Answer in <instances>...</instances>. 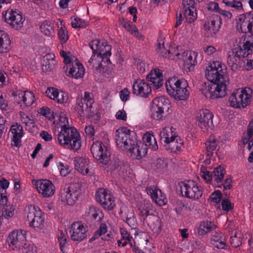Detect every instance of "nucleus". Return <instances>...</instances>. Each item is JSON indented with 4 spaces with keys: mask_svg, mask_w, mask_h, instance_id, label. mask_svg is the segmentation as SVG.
I'll use <instances>...</instances> for the list:
<instances>
[{
    "mask_svg": "<svg viewBox=\"0 0 253 253\" xmlns=\"http://www.w3.org/2000/svg\"><path fill=\"white\" fill-rule=\"evenodd\" d=\"M223 67L225 66L219 61H214L206 71V77L209 82L205 83L201 88L202 93L207 98H221L227 93V85Z\"/></svg>",
    "mask_w": 253,
    "mask_h": 253,
    "instance_id": "f257e3e1",
    "label": "nucleus"
},
{
    "mask_svg": "<svg viewBox=\"0 0 253 253\" xmlns=\"http://www.w3.org/2000/svg\"><path fill=\"white\" fill-rule=\"evenodd\" d=\"M55 114L58 118L61 127V130L57 137L59 144L68 149L74 151L78 150L81 146L79 133L75 128L66 126V125H68V121L64 114Z\"/></svg>",
    "mask_w": 253,
    "mask_h": 253,
    "instance_id": "f03ea898",
    "label": "nucleus"
},
{
    "mask_svg": "<svg viewBox=\"0 0 253 253\" xmlns=\"http://www.w3.org/2000/svg\"><path fill=\"white\" fill-rule=\"evenodd\" d=\"M253 52V35L240 38L238 47L229 52L227 63L233 71L242 66L241 58L247 57Z\"/></svg>",
    "mask_w": 253,
    "mask_h": 253,
    "instance_id": "7ed1b4c3",
    "label": "nucleus"
},
{
    "mask_svg": "<svg viewBox=\"0 0 253 253\" xmlns=\"http://www.w3.org/2000/svg\"><path fill=\"white\" fill-rule=\"evenodd\" d=\"M117 145L123 150H127L135 154V148L137 145L135 133L126 127L119 128L116 132Z\"/></svg>",
    "mask_w": 253,
    "mask_h": 253,
    "instance_id": "20e7f679",
    "label": "nucleus"
},
{
    "mask_svg": "<svg viewBox=\"0 0 253 253\" xmlns=\"http://www.w3.org/2000/svg\"><path fill=\"white\" fill-rule=\"evenodd\" d=\"M166 82V86L168 93L175 99L177 100H185L189 96V92L187 89L188 84L184 80L171 79Z\"/></svg>",
    "mask_w": 253,
    "mask_h": 253,
    "instance_id": "39448f33",
    "label": "nucleus"
},
{
    "mask_svg": "<svg viewBox=\"0 0 253 253\" xmlns=\"http://www.w3.org/2000/svg\"><path fill=\"white\" fill-rule=\"evenodd\" d=\"M253 90L249 87L234 91L229 97L230 106L236 109L245 108L251 102Z\"/></svg>",
    "mask_w": 253,
    "mask_h": 253,
    "instance_id": "423d86ee",
    "label": "nucleus"
},
{
    "mask_svg": "<svg viewBox=\"0 0 253 253\" xmlns=\"http://www.w3.org/2000/svg\"><path fill=\"white\" fill-rule=\"evenodd\" d=\"M94 102L93 95L87 92H84V97H79L77 98L75 110L79 117L84 119L91 118L93 111H91L92 104Z\"/></svg>",
    "mask_w": 253,
    "mask_h": 253,
    "instance_id": "0eeeda50",
    "label": "nucleus"
},
{
    "mask_svg": "<svg viewBox=\"0 0 253 253\" xmlns=\"http://www.w3.org/2000/svg\"><path fill=\"white\" fill-rule=\"evenodd\" d=\"M81 193L80 184L77 183H72L61 188L60 199L64 204L73 205L78 200Z\"/></svg>",
    "mask_w": 253,
    "mask_h": 253,
    "instance_id": "6e6552de",
    "label": "nucleus"
},
{
    "mask_svg": "<svg viewBox=\"0 0 253 253\" xmlns=\"http://www.w3.org/2000/svg\"><path fill=\"white\" fill-rule=\"evenodd\" d=\"M7 242L12 250L23 252L27 242L26 231L22 230L13 231L9 235Z\"/></svg>",
    "mask_w": 253,
    "mask_h": 253,
    "instance_id": "1a4fd4ad",
    "label": "nucleus"
},
{
    "mask_svg": "<svg viewBox=\"0 0 253 253\" xmlns=\"http://www.w3.org/2000/svg\"><path fill=\"white\" fill-rule=\"evenodd\" d=\"M179 185L181 194L186 198L196 200L199 199L202 195V190L193 180L181 182Z\"/></svg>",
    "mask_w": 253,
    "mask_h": 253,
    "instance_id": "9d476101",
    "label": "nucleus"
},
{
    "mask_svg": "<svg viewBox=\"0 0 253 253\" xmlns=\"http://www.w3.org/2000/svg\"><path fill=\"white\" fill-rule=\"evenodd\" d=\"M91 152L93 157L103 165H107L110 157L107 147L102 142L96 141L91 147Z\"/></svg>",
    "mask_w": 253,
    "mask_h": 253,
    "instance_id": "9b49d317",
    "label": "nucleus"
},
{
    "mask_svg": "<svg viewBox=\"0 0 253 253\" xmlns=\"http://www.w3.org/2000/svg\"><path fill=\"white\" fill-rule=\"evenodd\" d=\"M27 220L30 226L34 228H41L43 226L44 218L40 210L30 205L27 210Z\"/></svg>",
    "mask_w": 253,
    "mask_h": 253,
    "instance_id": "f8f14e48",
    "label": "nucleus"
},
{
    "mask_svg": "<svg viewBox=\"0 0 253 253\" xmlns=\"http://www.w3.org/2000/svg\"><path fill=\"white\" fill-rule=\"evenodd\" d=\"M2 16L4 18L5 21L16 30H20L23 26L25 19L21 14L16 11L12 10L3 11L2 12Z\"/></svg>",
    "mask_w": 253,
    "mask_h": 253,
    "instance_id": "ddd939ff",
    "label": "nucleus"
},
{
    "mask_svg": "<svg viewBox=\"0 0 253 253\" xmlns=\"http://www.w3.org/2000/svg\"><path fill=\"white\" fill-rule=\"evenodd\" d=\"M96 199L105 209L112 210L115 206L113 196L108 190L100 189L96 193Z\"/></svg>",
    "mask_w": 253,
    "mask_h": 253,
    "instance_id": "4468645a",
    "label": "nucleus"
},
{
    "mask_svg": "<svg viewBox=\"0 0 253 253\" xmlns=\"http://www.w3.org/2000/svg\"><path fill=\"white\" fill-rule=\"evenodd\" d=\"M104 168L107 171L115 172L119 175L125 177L127 174L126 166L123 161H121L118 157H113L110 159Z\"/></svg>",
    "mask_w": 253,
    "mask_h": 253,
    "instance_id": "2eb2a0df",
    "label": "nucleus"
},
{
    "mask_svg": "<svg viewBox=\"0 0 253 253\" xmlns=\"http://www.w3.org/2000/svg\"><path fill=\"white\" fill-rule=\"evenodd\" d=\"M213 115L209 110H200L197 115L198 126L203 130L212 129L213 128L212 123Z\"/></svg>",
    "mask_w": 253,
    "mask_h": 253,
    "instance_id": "dca6fc26",
    "label": "nucleus"
},
{
    "mask_svg": "<svg viewBox=\"0 0 253 253\" xmlns=\"http://www.w3.org/2000/svg\"><path fill=\"white\" fill-rule=\"evenodd\" d=\"M195 3L194 0H183L182 1L183 8L182 12L186 18V22L188 23H192L197 18Z\"/></svg>",
    "mask_w": 253,
    "mask_h": 253,
    "instance_id": "f3484780",
    "label": "nucleus"
},
{
    "mask_svg": "<svg viewBox=\"0 0 253 253\" xmlns=\"http://www.w3.org/2000/svg\"><path fill=\"white\" fill-rule=\"evenodd\" d=\"M35 185L39 193L44 197H49L54 194L55 187L49 180L41 179L38 180Z\"/></svg>",
    "mask_w": 253,
    "mask_h": 253,
    "instance_id": "a211bd4d",
    "label": "nucleus"
},
{
    "mask_svg": "<svg viewBox=\"0 0 253 253\" xmlns=\"http://www.w3.org/2000/svg\"><path fill=\"white\" fill-rule=\"evenodd\" d=\"M221 24V18L216 16L211 21H206L204 25L206 37H213L219 31Z\"/></svg>",
    "mask_w": 253,
    "mask_h": 253,
    "instance_id": "6ab92c4d",
    "label": "nucleus"
},
{
    "mask_svg": "<svg viewBox=\"0 0 253 253\" xmlns=\"http://www.w3.org/2000/svg\"><path fill=\"white\" fill-rule=\"evenodd\" d=\"M87 230L81 222L73 223L70 230L71 239L75 241H81L86 238Z\"/></svg>",
    "mask_w": 253,
    "mask_h": 253,
    "instance_id": "aec40b11",
    "label": "nucleus"
},
{
    "mask_svg": "<svg viewBox=\"0 0 253 253\" xmlns=\"http://www.w3.org/2000/svg\"><path fill=\"white\" fill-rule=\"evenodd\" d=\"M120 214L122 219L130 227L135 228L137 225V221L134 210L132 208L123 207L121 209Z\"/></svg>",
    "mask_w": 253,
    "mask_h": 253,
    "instance_id": "412c9836",
    "label": "nucleus"
},
{
    "mask_svg": "<svg viewBox=\"0 0 253 253\" xmlns=\"http://www.w3.org/2000/svg\"><path fill=\"white\" fill-rule=\"evenodd\" d=\"M151 86L142 80H136L133 85V93L143 97H147L151 92Z\"/></svg>",
    "mask_w": 253,
    "mask_h": 253,
    "instance_id": "4be33fe9",
    "label": "nucleus"
},
{
    "mask_svg": "<svg viewBox=\"0 0 253 253\" xmlns=\"http://www.w3.org/2000/svg\"><path fill=\"white\" fill-rule=\"evenodd\" d=\"M147 194L151 196L153 201L160 206L165 205L167 200L165 194L160 189L154 186H150L146 189Z\"/></svg>",
    "mask_w": 253,
    "mask_h": 253,
    "instance_id": "5701e85b",
    "label": "nucleus"
},
{
    "mask_svg": "<svg viewBox=\"0 0 253 253\" xmlns=\"http://www.w3.org/2000/svg\"><path fill=\"white\" fill-rule=\"evenodd\" d=\"M147 80L150 82L149 85L157 89L163 84V77L162 73L159 69H154L147 75Z\"/></svg>",
    "mask_w": 253,
    "mask_h": 253,
    "instance_id": "b1692460",
    "label": "nucleus"
},
{
    "mask_svg": "<svg viewBox=\"0 0 253 253\" xmlns=\"http://www.w3.org/2000/svg\"><path fill=\"white\" fill-rule=\"evenodd\" d=\"M197 55V53L192 51H188L183 53L182 55L184 62L183 66L184 69L187 72L192 70L197 64L196 57Z\"/></svg>",
    "mask_w": 253,
    "mask_h": 253,
    "instance_id": "393cba45",
    "label": "nucleus"
},
{
    "mask_svg": "<svg viewBox=\"0 0 253 253\" xmlns=\"http://www.w3.org/2000/svg\"><path fill=\"white\" fill-rule=\"evenodd\" d=\"M10 131L13 134L12 145L19 147L21 145V138L23 135L22 126L18 124L12 125Z\"/></svg>",
    "mask_w": 253,
    "mask_h": 253,
    "instance_id": "a878e982",
    "label": "nucleus"
},
{
    "mask_svg": "<svg viewBox=\"0 0 253 253\" xmlns=\"http://www.w3.org/2000/svg\"><path fill=\"white\" fill-rule=\"evenodd\" d=\"M75 169L83 174H87L89 172L88 160L86 158L77 157L74 160Z\"/></svg>",
    "mask_w": 253,
    "mask_h": 253,
    "instance_id": "bb28decb",
    "label": "nucleus"
},
{
    "mask_svg": "<svg viewBox=\"0 0 253 253\" xmlns=\"http://www.w3.org/2000/svg\"><path fill=\"white\" fill-rule=\"evenodd\" d=\"M84 74V69L83 65L76 58L74 64L72 63V67L70 68L68 76L75 79L82 78Z\"/></svg>",
    "mask_w": 253,
    "mask_h": 253,
    "instance_id": "cd10ccee",
    "label": "nucleus"
},
{
    "mask_svg": "<svg viewBox=\"0 0 253 253\" xmlns=\"http://www.w3.org/2000/svg\"><path fill=\"white\" fill-rule=\"evenodd\" d=\"M11 41L8 34L0 31V53H6L10 48Z\"/></svg>",
    "mask_w": 253,
    "mask_h": 253,
    "instance_id": "c85d7f7f",
    "label": "nucleus"
},
{
    "mask_svg": "<svg viewBox=\"0 0 253 253\" xmlns=\"http://www.w3.org/2000/svg\"><path fill=\"white\" fill-rule=\"evenodd\" d=\"M175 129L172 126L165 127L163 128L160 134L162 142H164L166 143L172 139L175 138L177 136L175 132Z\"/></svg>",
    "mask_w": 253,
    "mask_h": 253,
    "instance_id": "c756f323",
    "label": "nucleus"
},
{
    "mask_svg": "<svg viewBox=\"0 0 253 253\" xmlns=\"http://www.w3.org/2000/svg\"><path fill=\"white\" fill-rule=\"evenodd\" d=\"M169 101L164 96H160L155 98L153 100V104L151 107L154 108L155 110H158L160 109L163 110H166L169 108Z\"/></svg>",
    "mask_w": 253,
    "mask_h": 253,
    "instance_id": "7c9ffc66",
    "label": "nucleus"
},
{
    "mask_svg": "<svg viewBox=\"0 0 253 253\" xmlns=\"http://www.w3.org/2000/svg\"><path fill=\"white\" fill-rule=\"evenodd\" d=\"M111 47L110 45L101 43L96 53L97 57L99 59H102V61L106 60V61H110L109 57L111 54Z\"/></svg>",
    "mask_w": 253,
    "mask_h": 253,
    "instance_id": "2f4dec72",
    "label": "nucleus"
},
{
    "mask_svg": "<svg viewBox=\"0 0 253 253\" xmlns=\"http://www.w3.org/2000/svg\"><path fill=\"white\" fill-rule=\"evenodd\" d=\"M183 143V141H181L180 137L179 136H177L175 138L172 139L165 143V147L166 150L175 152L176 151L180 150Z\"/></svg>",
    "mask_w": 253,
    "mask_h": 253,
    "instance_id": "473e14b6",
    "label": "nucleus"
},
{
    "mask_svg": "<svg viewBox=\"0 0 253 253\" xmlns=\"http://www.w3.org/2000/svg\"><path fill=\"white\" fill-rule=\"evenodd\" d=\"M53 55L49 54L45 55L43 57V63L42 71L45 73L51 72L55 67L56 61Z\"/></svg>",
    "mask_w": 253,
    "mask_h": 253,
    "instance_id": "72a5a7b5",
    "label": "nucleus"
},
{
    "mask_svg": "<svg viewBox=\"0 0 253 253\" xmlns=\"http://www.w3.org/2000/svg\"><path fill=\"white\" fill-rule=\"evenodd\" d=\"M221 233H215L211 238V244L218 249H224L225 246V240Z\"/></svg>",
    "mask_w": 253,
    "mask_h": 253,
    "instance_id": "f704fd0d",
    "label": "nucleus"
},
{
    "mask_svg": "<svg viewBox=\"0 0 253 253\" xmlns=\"http://www.w3.org/2000/svg\"><path fill=\"white\" fill-rule=\"evenodd\" d=\"M156 50L158 54L163 57L171 58L172 53L170 49H167L164 46V42L162 40H158L157 44Z\"/></svg>",
    "mask_w": 253,
    "mask_h": 253,
    "instance_id": "c9c22d12",
    "label": "nucleus"
},
{
    "mask_svg": "<svg viewBox=\"0 0 253 253\" xmlns=\"http://www.w3.org/2000/svg\"><path fill=\"white\" fill-rule=\"evenodd\" d=\"M143 140L146 143L145 145L148 146L150 149L156 150L158 148L157 142L153 135L151 133H145L143 137Z\"/></svg>",
    "mask_w": 253,
    "mask_h": 253,
    "instance_id": "e433bc0d",
    "label": "nucleus"
},
{
    "mask_svg": "<svg viewBox=\"0 0 253 253\" xmlns=\"http://www.w3.org/2000/svg\"><path fill=\"white\" fill-rule=\"evenodd\" d=\"M87 214L97 221H100L104 217L101 210L93 206L89 207Z\"/></svg>",
    "mask_w": 253,
    "mask_h": 253,
    "instance_id": "4c0bfd02",
    "label": "nucleus"
},
{
    "mask_svg": "<svg viewBox=\"0 0 253 253\" xmlns=\"http://www.w3.org/2000/svg\"><path fill=\"white\" fill-rule=\"evenodd\" d=\"M253 24V21L249 20L248 21L244 20L241 25V28L243 32L246 34L242 37L241 38H244L247 37H251L253 36V32H252V27Z\"/></svg>",
    "mask_w": 253,
    "mask_h": 253,
    "instance_id": "58836bf2",
    "label": "nucleus"
},
{
    "mask_svg": "<svg viewBox=\"0 0 253 253\" xmlns=\"http://www.w3.org/2000/svg\"><path fill=\"white\" fill-rule=\"evenodd\" d=\"M41 32L47 36H52L54 34L53 24L50 21H45L40 26Z\"/></svg>",
    "mask_w": 253,
    "mask_h": 253,
    "instance_id": "ea45409f",
    "label": "nucleus"
},
{
    "mask_svg": "<svg viewBox=\"0 0 253 253\" xmlns=\"http://www.w3.org/2000/svg\"><path fill=\"white\" fill-rule=\"evenodd\" d=\"M225 173V170L223 168L220 166H218L212 172V179L216 182L217 184L221 183Z\"/></svg>",
    "mask_w": 253,
    "mask_h": 253,
    "instance_id": "a19ab883",
    "label": "nucleus"
},
{
    "mask_svg": "<svg viewBox=\"0 0 253 253\" xmlns=\"http://www.w3.org/2000/svg\"><path fill=\"white\" fill-rule=\"evenodd\" d=\"M207 150V156L211 157L212 155V152L215 149L217 146L216 140L213 137H210L208 140L205 143Z\"/></svg>",
    "mask_w": 253,
    "mask_h": 253,
    "instance_id": "79ce46f5",
    "label": "nucleus"
},
{
    "mask_svg": "<svg viewBox=\"0 0 253 253\" xmlns=\"http://www.w3.org/2000/svg\"><path fill=\"white\" fill-rule=\"evenodd\" d=\"M22 100L23 103L27 106H31L34 102L35 96L31 91H21Z\"/></svg>",
    "mask_w": 253,
    "mask_h": 253,
    "instance_id": "37998d69",
    "label": "nucleus"
},
{
    "mask_svg": "<svg viewBox=\"0 0 253 253\" xmlns=\"http://www.w3.org/2000/svg\"><path fill=\"white\" fill-rule=\"evenodd\" d=\"M152 206L149 204H147L141 206L139 209V215L143 217L144 219L146 218L150 214V210H151Z\"/></svg>",
    "mask_w": 253,
    "mask_h": 253,
    "instance_id": "c03bdc74",
    "label": "nucleus"
},
{
    "mask_svg": "<svg viewBox=\"0 0 253 253\" xmlns=\"http://www.w3.org/2000/svg\"><path fill=\"white\" fill-rule=\"evenodd\" d=\"M222 2L226 6L234 8L237 10H241L243 9L242 3L239 0H233V1H229L226 0H223Z\"/></svg>",
    "mask_w": 253,
    "mask_h": 253,
    "instance_id": "a18cd8bd",
    "label": "nucleus"
},
{
    "mask_svg": "<svg viewBox=\"0 0 253 253\" xmlns=\"http://www.w3.org/2000/svg\"><path fill=\"white\" fill-rule=\"evenodd\" d=\"M154 108L151 107L152 117L156 120H163L166 116L165 110L158 109V110H155Z\"/></svg>",
    "mask_w": 253,
    "mask_h": 253,
    "instance_id": "49530a36",
    "label": "nucleus"
},
{
    "mask_svg": "<svg viewBox=\"0 0 253 253\" xmlns=\"http://www.w3.org/2000/svg\"><path fill=\"white\" fill-rule=\"evenodd\" d=\"M39 113L41 115L47 117L49 120L54 119L55 118L56 114H54V113L47 107H43L41 108L40 109Z\"/></svg>",
    "mask_w": 253,
    "mask_h": 253,
    "instance_id": "de8ad7c7",
    "label": "nucleus"
},
{
    "mask_svg": "<svg viewBox=\"0 0 253 253\" xmlns=\"http://www.w3.org/2000/svg\"><path fill=\"white\" fill-rule=\"evenodd\" d=\"M71 25L73 28H84L85 27L86 24L84 20L82 19L76 17L71 22Z\"/></svg>",
    "mask_w": 253,
    "mask_h": 253,
    "instance_id": "09e8293b",
    "label": "nucleus"
},
{
    "mask_svg": "<svg viewBox=\"0 0 253 253\" xmlns=\"http://www.w3.org/2000/svg\"><path fill=\"white\" fill-rule=\"evenodd\" d=\"M167 163L161 159H157L153 164V168L157 169L162 170L166 168Z\"/></svg>",
    "mask_w": 253,
    "mask_h": 253,
    "instance_id": "8fccbe9b",
    "label": "nucleus"
},
{
    "mask_svg": "<svg viewBox=\"0 0 253 253\" xmlns=\"http://www.w3.org/2000/svg\"><path fill=\"white\" fill-rule=\"evenodd\" d=\"M67 100L68 96L65 92L58 91L54 100L59 103H63L66 102Z\"/></svg>",
    "mask_w": 253,
    "mask_h": 253,
    "instance_id": "3c124183",
    "label": "nucleus"
},
{
    "mask_svg": "<svg viewBox=\"0 0 253 253\" xmlns=\"http://www.w3.org/2000/svg\"><path fill=\"white\" fill-rule=\"evenodd\" d=\"M232 178L229 175L228 176V177H226V179L224 181V182L223 184L221 183H218L217 184L216 186L218 187H221V186L223 185L224 190H227V189H230L232 187Z\"/></svg>",
    "mask_w": 253,
    "mask_h": 253,
    "instance_id": "603ef678",
    "label": "nucleus"
},
{
    "mask_svg": "<svg viewBox=\"0 0 253 253\" xmlns=\"http://www.w3.org/2000/svg\"><path fill=\"white\" fill-rule=\"evenodd\" d=\"M59 39L65 42L68 39V32L64 26L61 27L58 33Z\"/></svg>",
    "mask_w": 253,
    "mask_h": 253,
    "instance_id": "864d4df0",
    "label": "nucleus"
},
{
    "mask_svg": "<svg viewBox=\"0 0 253 253\" xmlns=\"http://www.w3.org/2000/svg\"><path fill=\"white\" fill-rule=\"evenodd\" d=\"M230 243L232 247L237 248L242 245L241 238L237 236L236 233L230 238Z\"/></svg>",
    "mask_w": 253,
    "mask_h": 253,
    "instance_id": "5fc2aeb1",
    "label": "nucleus"
},
{
    "mask_svg": "<svg viewBox=\"0 0 253 253\" xmlns=\"http://www.w3.org/2000/svg\"><path fill=\"white\" fill-rule=\"evenodd\" d=\"M135 153L134 155H136V158L137 159H140L143 157H144L146 154V151L145 148H142V147H140L138 144L136 147L135 148Z\"/></svg>",
    "mask_w": 253,
    "mask_h": 253,
    "instance_id": "6e6d98bb",
    "label": "nucleus"
},
{
    "mask_svg": "<svg viewBox=\"0 0 253 253\" xmlns=\"http://www.w3.org/2000/svg\"><path fill=\"white\" fill-rule=\"evenodd\" d=\"M209 200L215 203H219L221 200V193L219 191H216L210 196Z\"/></svg>",
    "mask_w": 253,
    "mask_h": 253,
    "instance_id": "4d7b16f0",
    "label": "nucleus"
},
{
    "mask_svg": "<svg viewBox=\"0 0 253 253\" xmlns=\"http://www.w3.org/2000/svg\"><path fill=\"white\" fill-rule=\"evenodd\" d=\"M14 210L12 207L7 206L6 208H4V210L2 213V215L5 218L8 219L13 215Z\"/></svg>",
    "mask_w": 253,
    "mask_h": 253,
    "instance_id": "13d9d810",
    "label": "nucleus"
},
{
    "mask_svg": "<svg viewBox=\"0 0 253 253\" xmlns=\"http://www.w3.org/2000/svg\"><path fill=\"white\" fill-rule=\"evenodd\" d=\"M101 44V43L100 41L97 40H93L89 42V45L92 50L94 54L97 53V50H98Z\"/></svg>",
    "mask_w": 253,
    "mask_h": 253,
    "instance_id": "bf43d9fd",
    "label": "nucleus"
},
{
    "mask_svg": "<svg viewBox=\"0 0 253 253\" xmlns=\"http://www.w3.org/2000/svg\"><path fill=\"white\" fill-rule=\"evenodd\" d=\"M109 62H110V61H106V60H103V61L102 60V62H100L98 64V65L97 66H96V71H97L98 73H104L106 72L107 71V69L106 65H104V64H105L106 63L108 64Z\"/></svg>",
    "mask_w": 253,
    "mask_h": 253,
    "instance_id": "052dcab7",
    "label": "nucleus"
},
{
    "mask_svg": "<svg viewBox=\"0 0 253 253\" xmlns=\"http://www.w3.org/2000/svg\"><path fill=\"white\" fill-rule=\"evenodd\" d=\"M58 169L61 175L63 176H66L69 173V167L67 165H64L63 163H60L58 165Z\"/></svg>",
    "mask_w": 253,
    "mask_h": 253,
    "instance_id": "680f3d73",
    "label": "nucleus"
},
{
    "mask_svg": "<svg viewBox=\"0 0 253 253\" xmlns=\"http://www.w3.org/2000/svg\"><path fill=\"white\" fill-rule=\"evenodd\" d=\"M58 91L57 89L53 87L48 88L45 91V94L50 99L54 100Z\"/></svg>",
    "mask_w": 253,
    "mask_h": 253,
    "instance_id": "e2e57ef3",
    "label": "nucleus"
},
{
    "mask_svg": "<svg viewBox=\"0 0 253 253\" xmlns=\"http://www.w3.org/2000/svg\"><path fill=\"white\" fill-rule=\"evenodd\" d=\"M201 224L208 232H210L215 228V225L211 221H203Z\"/></svg>",
    "mask_w": 253,
    "mask_h": 253,
    "instance_id": "0e129e2a",
    "label": "nucleus"
},
{
    "mask_svg": "<svg viewBox=\"0 0 253 253\" xmlns=\"http://www.w3.org/2000/svg\"><path fill=\"white\" fill-rule=\"evenodd\" d=\"M25 249L26 253H37V247L34 244H27Z\"/></svg>",
    "mask_w": 253,
    "mask_h": 253,
    "instance_id": "69168bd1",
    "label": "nucleus"
},
{
    "mask_svg": "<svg viewBox=\"0 0 253 253\" xmlns=\"http://www.w3.org/2000/svg\"><path fill=\"white\" fill-rule=\"evenodd\" d=\"M60 243V249L63 251V248L65 247L66 244V238L65 234L62 232L58 238Z\"/></svg>",
    "mask_w": 253,
    "mask_h": 253,
    "instance_id": "338daca9",
    "label": "nucleus"
},
{
    "mask_svg": "<svg viewBox=\"0 0 253 253\" xmlns=\"http://www.w3.org/2000/svg\"><path fill=\"white\" fill-rule=\"evenodd\" d=\"M221 206L224 211H228L232 209L231 203L227 199L223 200Z\"/></svg>",
    "mask_w": 253,
    "mask_h": 253,
    "instance_id": "774afa93",
    "label": "nucleus"
}]
</instances>
